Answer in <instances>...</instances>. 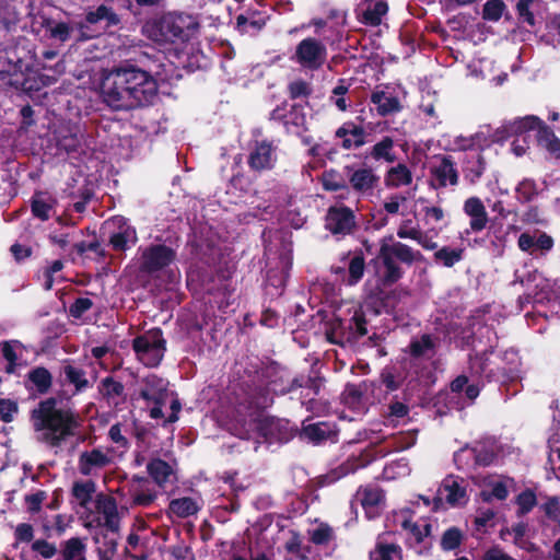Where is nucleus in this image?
Masks as SVG:
<instances>
[{"instance_id":"nucleus-1","label":"nucleus","mask_w":560,"mask_h":560,"mask_svg":"<svg viewBox=\"0 0 560 560\" xmlns=\"http://www.w3.org/2000/svg\"><path fill=\"white\" fill-rule=\"evenodd\" d=\"M104 101L114 109H129L147 105L156 96V81L137 68L112 71L102 85Z\"/></svg>"},{"instance_id":"nucleus-2","label":"nucleus","mask_w":560,"mask_h":560,"mask_svg":"<svg viewBox=\"0 0 560 560\" xmlns=\"http://www.w3.org/2000/svg\"><path fill=\"white\" fill-rule=\"evenodd\" d=\"M32 418L38 439L51 446H59L72 434L75 425L74 416L70 411L57 409L55 400L51 399L40 402Z\"/></svg>"},{"instance_id":"nucleus-3","label":"nucleus","mask_w":560,"mask_h":560,"mask_svg":"<svg viewBox=\"0 0 560 560\" xmlns=\"http://www.w3.org/2000/svg\"><path fill=\"white\" fill-rule=\"evenodd\" d=\"M141 396L147 401L152 419H165L166 422H175L178 419L180 404L175 394L167 389V382L163 378L149 375Z\"/></svg>"},{"instance_id":"nucleus-4","label":"nucleus","mask_w":560,"mask_h":560,"mask_svg":"<svg viewBox=\"0 0 560 560\" xmlns=\"http://www.w3.org/2000/svg\"><path fill=\"white\" fill-rule=\"evenodd\" d=\"M196 30V23L189 15L168 13L161 19L148 22L144 34L158 44L187 40Z\"/></svg>"},{"instance_id":"nucleus-5","label":"nucleus","mask_w":560,"mask_h":560,"mask_svg":"<svg viewBox=\"0 0 560 560\" xmlns=\"http://www.w3.org/2000/svg\"><path fill=\"white\" fill-rule=\"evenodd\" d=\"M417 255L418 253L409 246L395 242L392 237L383 238L380 253L375 259L377 275L384 283H394L401 277L400 268L394 262V258L411 264Z\"/></svg>"},{"instance_id":"nucleus-6","label":"nucleus","mask_w":560,"mask_h":560,"mask_svg":"<svg viewBox=\"0 0 560 560\" xmlns=\"http://www.w3.org/2000/svg\"><path fill=\"white\" fill-rule=\"evenodd\" d=\"M327 59L326 45L314 37L302 39L295 47L291 60L305 70L320 69Z\"/></svg>"},{"instance_id":"nucleus-7","label":"nucleus","mask_w":560,"mask_h":560,"mask_svg":"<svg viewBox=\"0 0 560 560\" xmlns=\"http://www.w3.org/2000/svg\"><path fill=\"white\" fill-rule=\"evenodd\" d=\"M133 350L139 361L147 366H156L165 351V341L160 329H152L133 340Z\"/></svg>"},{"instance_id":"nucleus-8","label":"nucleus","mask_w":560,"mask_h":560,"mask_svg":"<svg viewBox=\"0 0 560 560\" xmlns=\"http://www.w3.org/2000/svg\"><path fill=\"white\" fill-rule=\"evenodd\" d=\"M467 500L468 497L464 480L459 477L448 476L442 481L436 492L432 510L438 511L443 509L445 504L459 506L465 504Z\"/></svg>"},{"instance_id":"nucleus-9","label":"nucleus","mask_w":560,"mask_h":560,"mask_svg":"<svg viewBox=\"0 0 560 560\" xmlns=\"http://www.w3.org/2000/svg\"><path fill=\"white\" fill-rule=\"evenodd\" d=\"M104 231L108 234L109 244L115 250H126L138 240L135 228L122 217H113L107 220L104 223Z\"/></svg>"},{"instance_id":"nucleus-10","label":"nucleus","mask_w":560,"mask_h":560,"mask_svg":"<svg viewBox=\"0 0 560 560\" xmlns=\"http://www.w3.org/2000/svg\"><path fill=\"white\" fill-rule=\"evenodd\" d=\"M346 175L352 189L360 195H372L378 185L380 177L370 167L347 166Z\"/></svg>"},{"instance_id":"nucleus-11","label":"nucleus","mask_w":560,"mask_h":560,"mask_svg":"<svg viewBox=\"0 0 560 560\" xmlns=\"http://www.w3.org/2000/svg\"><path fill=\"white\" fill-rule=\"evenodd\" d=\"M276 161V147L266 140L255 143L248 159L249 166L256 171L270 170Z\"/></svg>"},{"instance_id":"nucleus-12","label":"nucleus","mask_w":560,"mask_h":560,"mask_svg":"<svg viewBox=\"0 0 560 560\" xmlns=\"http://www.w3.org/2000/svg\"><path fill=\"white\" fill-rule=\"evenodd\" d=\"M354 226V217L350 209L343 207H332L326 215V228L332 234L346 235Z\"/></svg>"},{"instance_id":"nucleus-13","label":"nucleus","mask_w":560,"mask_h":560,"mask_svg":"<svg viewBox=\"0 0 560 560\" xmlns=\"http://www.w3.org/2000/svg\"><path fill=\"white\" fill-rule=\"evenodd\" d=\"M175 258L174 252L165 245H153L142 254V267L147 271H156L168 266Z\"/></svg>"},{"instance_id":"nucleus-14","label":"nucleus","mask_w":560,"mask_h":560,"mask_svg":"<svg viewBox=\"0 0 560 560\" xmlns=\"http://www.w3.org/2000/svg\"><path fill=\"white\" fill-rule=\"evenodd\" d=\"M388 11L385 0H363L359 5V16L366 25L377 26Z\"/></svg>"},{"instance_id":"nucleus-15","label":"nucleus","mask_w":560,"mask_h":560,"mask_svg":"<svg viewBox=\"0 0 560 560\" xmlns=\"http://www.w3.org/2000/svg\"><path fill=\"white\" fill-rule=\"evenodd\" d=\"M517 245L521 250L534 254L537 250L548 252L553 246L552 238L546 233L535 231L534 233H522Z\"/></svg>"},{"instance_id":"nucleus-16","label":"nucleus","mask_w":560,"mask_h":560,"mask_svg":"<svg viewBox=\"0 0 560 560\" xmlns=\"http://www.w3.org/2000/svg\"><path fill=\"white\" fill-rule=\"evenodd\" d=\"M109 462L110 458L106 452L95 448L80 455L79 470L82 475L89 476L107 466Z\"/></svg>"},{"instance_id":"nucleus-17","label":"nucleus","mask_w":560,"mask_h":560,"mask_svg":"<svg viewBox=\"0 0 560 560\" xmlns=\"http://www.w3.org/2000/svg\"><path fill=\"white\" fill-rule=\"evenodd\" d=\"M464 212L470 218V229L474 232L482 231L488 223V214L482 201L477 197H470L464 202Z\"/></svg>"},{"instance_id":"nucleus-18","label":"nucleus","mask_w":560,"mask_h":560,"mask_svg":"<svg viewBox=\"0 0 560 560\" xmlns=\"http://www.w3.org/2000/svg\"><path fill=\"white\" fill-rule=\"evenodd\" d=\"M510 479L485 477L482 478V490L481 497L485 501H491L492 499L504 500L509 494Z\"/></svg>"},{"instance_id":"nucleus-19","label":"nucleus","mask_w":560,"mask_h":560,"mask_svg":"<svg viewBox=\"0 0 560 560\" xmlns=\"http://www.w3.org/2000/svg\"><path fill=\"white\" fill-rule=\"evenodd\" d=\"M458 180L457 172L453 163L443 159L432 168L431 184L433 187H446L447 185H456Z\"/></svg>"},{"instance_id":"nucleus-20","label":"nucleus","mask_w":560,"mask_h":560,"mask_svg":"<svg viewBox=\"0 0 560 560\" xmlns=\"http://www.w3.org/2000/svg\"><path fill=\"white\" fill-rule=\"evenodd\" d=\"M358 499L360 500L363 509L369 518L378 514L383 504V492L376 487H365L358 491Z\"/></svg>"},{"instance_id":"nucleus-21","label":"nucleus","mask_w":560,"mask_h":560,"mask_svg":"<svg viewBox=\"0 0 560 560\" xmlns=\"http://www.w3.org/2000/svg\"><path fill=\"white\" fill-rule=\"evenodd\" d=\"M336 136L342 139L345 149L358 148L365 142L364 129L353 122L343 124L337 131Z\"/></svg>"},{"instance_id":"nucleus-22","label":"nucleus","mask_w":560,"mask_h":560,"mask_svg":"<svg viewBox=\"0 0 560 560\" xmlns=\"http://www.w3.org/2000/svg\"><path fill=\"white\" fill-rule=\"evenodd\" d=\"M202 505L199 498L184 497L174 499L170 503V512L177 517H188L196 514Z\"/></svg>"},{"instance_id":"nucleus-23","label":"nucleus","mask_w":560,"mask_h":560,"mask_svg":"<svg viewBox=\"0 0 560 560\" xmlns=\"http://www.w3.org/2000/svg\"><path fill=\"white\" fill-rule=\"evenodd\" d=\"M384 180L386 186L397 188L411 184L412 174L405 164H397L387 171Z\"/></svg>"},{"instance_id":"nucleus-24","label":"nucleus","mask_w":560,"mask_h":560,"mask_svg":"<svg viewBox=\"0 0 560 560\" xmlns=\"http://www.w3.org/2000/svg\"><path fill=\"white\" fill-rule=\"evenodd\" d=\"M55 205L56 200L50 195L37 192L33 197L32 212L36 218L45 221L49 219Z\"/></svg>"},{"instance_id":"nucleus-25","label":"nucleus","mask_w":560,"mask_h":560,"mask_svg":"<svg viewBox=\"0 0 560 560\" xmlns=\"http://www.w3.org/2000/svg\"><path fill=\"white\" fill-rule=\"evenodd\" d=\"M480 135L474 137H464L460 135H447L443 137V143L446 150L450 151H465L471 150L479 145Z\"/></svg>"},{"instance_id":"nucleus-26","label":"nucleus","mask_w":560,"mask_h":560,"mask_svg":"<svg viewBox=\"0 0 560 560\" xmlns=\"http://www.w3.org/2000/svg\"><path fill=\"white\" fill-rule=\"evenodd\" d=\"M372 102L376 105L377 112L383 116L400 109L399 101L384 91L374 92L372 94Z\"/></svg>"},{"instance_id":"nucleus-27","label":"nucleus","mask_w":560,"mask_h":560,"mask_svg":"<svg viewBox=\"0 0 560 560\" xmlns=\"http://www.w3.org/2000/svg\"><path fill=\"white\" fill-rule=\"evenodd\" d=\"M400 517L402 528L408 532L409 541L419 544L430 535L431 525L428 524L425 521H422L421 523H412L409 520L405 518L402 514Z\"/></svg>"},{"instance_id":"nucleus-28","label":"nucleus","mask_w":560,"mask_h":560,"mask_svg":"<svg viewBox=\"0 0 560 560\" xmlns=\"http://www.w3.org/2000/svg\"><path fill=\"white\" fill-rule=\"evenodd\" d=\"M21 353L22 348L18 341H5L0 345V357L7 362L4 369L8 373H13L15 371L19 355Z\"/></svg>"},{"instance_id":"nucleus-29","label":"nucleus","mask_w":560,"mask_h":560,"mask_svg":"<svg viewBox=\"0 0 560 560\" xmlns=\"http://www.w3.org/2000/svg\"><path fill=\"white\" fill-rule=\"evenodd\" d=\"M148 471L154 481L160 486L170 482L174 476L172 466L161 459H154L149 463Z\"/></svg>"},{"instance_id":"nucleus-30","label":"nucleus","mask_w":560,"mask_h":560,"mask_svg":"<svg viewBox=\"0 0 560 560\" xmlns=\"http://www.w3.org/2000/svg\"><path fill=\"white\" fill-rule=\"evenodd\" d=\"M394 141L389 137H385L380 142L373 145L371 151V156L375 161H385L387 163H393L396 160V155L393 151Z\"/></svg>"},{"instance_id":"nucleus-31","label":"nucleus","mask_w":560,"mask_h":560,"mask_svg":"<svg viewBox=\"0 0 560 560\" xmlns=\"http://www.w3.org/2000/svg\"><path fill=\"white\" fill-rule=\"evenodd\" d=\"M86 546L82 539L73 537L63 542L62 557L65 560H86Z\"/></svg>"},{"instance_id":"nucleus-32","label":"nucleus","mask_w":560,"mask_h":560,"mask_svg":"<svg viewBox=\"0 0 560 560\" xmlns=\"http://www.w3.org/2000/svg\"><path fill=\"white\" fill-rule=\"evenodd\" d=\"M306 115L299 106H292L289 114L285 116L284 125L289 131L299 132L306 128Z\"/></svg>"},{"instance_id":"nucleus-33","label":"nucleus","mask_w":560,"mask_h":560,"mask_svg":"<svg viewBox=\"0 0 560 560\" xmlns=\"http://www.w3.org/2000/svg\"><path fill=\"white\" fill-rule=\"evenodd\" d=\"M516 8L523 22L533 26L535 24V14L540 9V0H520Z\"/></svg>"},{"instance_id":"nucleus-34","label":"nucleus","mask_w":560,"mask_h":560,"mask_svg":"<svg viewBox=\"0 0 560 560\" xmlns=\"http://www.w3.org/2000/svg\"><path fill=\"white\" fill-rule=\"evenodd\" d=\"M540 128H546L544 122L536 116H527L520 118L512 122L511 129L514 133H524L530 130H537V137L539 136Z\"/></svg>"},{"instance_id":"nucleus-35","label":"nucleus","mask_w":560,"mask_h":560,"mask_svg":"<svg viewBox=\"0 0 560 560\" xmlns=\"http://www.w3.org/2000/svg\"><path fill=\"white\" fill-rule=\"evenodd\" d=\"M538 142L553 156H560V140L555 136V133L549 128H540Z\"/></svg>"},{"instance_id":"nucleus-36","label":"nucleus","mask_w":560,"mask_h":560,"mask_svg":"<svg viewBox=\"0 0 560 560\" xmlns=\"http://www.w3.org/2000/svg\"><path fill=\"white\" fill-rule=\"evenodd\" d=\"M302 434L312 442H320L329 436L330 428L325 422L312 423L303 428Z\"/></svg>"},{"instance_id":"nucleus-37","label":"nucleus","mask_w":560,"mask_h":560,"mask_svg":"<svg viewBox=\"0 0 560 560\" xmlns=\"http://www.w3.org/2000/svg\"><path fill=\"white\" fill-rule=\"evenodd\" d=\"M86 20L90 23L106 21L108 25H115L119 22L118 16L106 5H100L96 10L90 11Z\"/></svg>"},{"instance_id":"nucleus-38","label":"nucleus","mask_w":560,"mask_h":560,"mask_svg":"<svg viewBox=\"0 0 560 560\" xmlns=\"http://www.w3.org/2000/svg\"><path fill=\"white\" fill-rule=\"evenodd\" d=\"M463 249L442 247L434 253L438 261L442 262L445 267H452L462 259Z\"/></svg>"},{"instance_id":"nucleus-39","label":"nucleus","mask_w":560,"mask_h":560,"mask_svg":"<svg viewBox=\"0 0 560 560\" xmlns=\"http://www.w3.org/2000/svg\"><path fill=\"white\" fill-rule=\"evenodd\" d=\"M94 491L95 487L92 481L75 482L72 488L73 497L82 506L90 502Z\"/></svg>"},{"instance_id":"nucleus-40","label":"nucleus","mask_w":560,"mask_h":560,"mask_svg":"<svg viewBox=\"0 0 560 560\" xmlns=\"http://www.w3.org/2000/svg\"><path fill=\"white\" fill-rule=\"evenodd\" d=\"M98 509L105 516L106 525L110 529L116 528L117 508L115 501L112 498H105L100 501Z\"/></svg>"},{"instance_id":"nucleus-41","label":"nucleus","mask_w":560,"mask_h":560,"mask_svg":"<svg viewBox=\"0 0 560 560\" xmlns=\"http://www.w3.org/2000/svg\"><path fill=\"white\" fill-rule=\"evenodd\" d=\"M364 273V259L360 255H355L352 257L349 264V277L348 283L353 285L358 283Z\"/></svg>"},{"instance_id":"nucleus-42","label":"nucleus","mask_w":560,"mask_h":560,"mask_svg":"<svg viewBox=\"0 0 560 560\" xmlns=\"http://www.w3.org/2000/svg\"><path fill=\"white\" fill-rule=\"evenodd\" d=\"M311 540L316 545L328 542L332 537V529L324 523L316 525L308 530Z\"/></svg>"},{"instance_id":"nucleus-43","label":"nucleus","mask_w":560,"mask_h":560,"mask_svg":"<svg viewBox=\"0 0 560 560\" xmlns=\"http://www.w3.org/2000/svg\"><path fill=\"white\" fill-rule=\"evenodd\" d=\"M505 10V4L502 0H489L483 5V19L489 21H498Z\"/></svg>"},{"instance_id":"nucleus-44","label":"nucleus","mask_w":560,"mask_h":560,"mask_svg":"<svg viewBox=\"0 0 560 560\" xmlns=\"http://www.w3.org/2000/svg\"><path fill=\"white\" fill-rule=\"evenodd\" d=\"M399 558V551L395 545L378 544L371 552V560H396Z\"/></svg>"},{"instance_id":"nucleus-45","label":"nucleus","mask_w":560,"mask_h":560,"mask_svg":"<svg viewBox=\"0 0 560 560\" xmlns=\"http://www.w3.org/2000/svg\"><path fill=\"white\" fill-rule=\"evenodd\" d=\"M30 381L39 392H45L50 385V374L47 370L38 368L30 373Z\"/></svg>"},{"instance_id":"nucleus-46","label":"nucleus","mask_w":560,"mask_h":560,"mask_svg":"<svg viewBox=\"0 0 560 560\" xmlns=\"http://www.w3.org/2000/svg\"><path fill=\"white\" fill-rule=\"evenodd\" d=\"M516 503L518 505L520 513L526 514L536 505L537 499L533 491L526 490L517 495Z\"/></svg>"},{"instance_id":"nucleus-47","label":"nucleus","mask_w":560,"mask_h":560,"mask_svg":"<svg viewBox=\"0 0 560 560\" xmlns=\"http://www.w3.org/2000/svg\"><path fill=\"white\" fill-rule=\"evenodd\" d=\"M460 540V532L456 528H450L444 533L441 545L444 550H453L459 546Z\"/></svg>"},{"instance_id":"nucleus-48","label":"nucleus","mask_w":560,"mask_h":560,"mask_svg":"<svg viewBox=\"0 0 560 560\" xmlns=\"http://www.w3.org/2000/svg\"><path fill=\"white\" fill-rule=\"evenodd\" d=\"M323 186L326 190L338 191L347 189L343 179L335 172H326L323 176Z\"/></svg>"},{"instance_id":"nucleus-49","label":"nucleus","mask_w":560,"mask_h":560,"mask_svg":"<svg viewBox=\"0 0 560 560\" xmlns=\"http://www.w3.org/2000/svg\"><path fill=\"white\" fill-rule=\"evenodd\" d=\"M518 198L523 201H529L536 195L537 188L533 180L525 179L516 188Z\"/></svg>"},{"instance_id":"nucleus-50","label":"nucleus","mask_w":560,"mask_h":560,"mask_svg":"<svg viewBox=\"0 0 560 560\" xmlns=\"http://www.w3.org/2000/svg\"><path fill=\"white\" fill-rule=\"evenodd\" d=\"M289 92L292 98L304 97L310 95L311 86L306 81L295 80L290 83Z\"/></svg>"},{"instance_id":"nucleus-51","label":"nucleus","mask_w":560,"mask_h":560,"mask_svg":"<svg viewBox=\"0 0 560 560\" xmlns=\"http://www.w3.org/2000/svg\"><path fill=\"white\" fill-rule=\"evenodd\" d=\"M18 412V405L9 399L0 400V418L4 422H11Z\"/></svg>"},{"instance_id":"nucleus-52","label":"nucleus","mask_w":560,"mask_h":560,"mask_svg":"<svg viewBox=\"0 0 560 560\" xmlns=\"http://www.w3.org/2000/svg\"><path fill=\"white\" fill-rule=\"evenodd\" d=\"M50 36L59 42H66L70 37L71 28L66 23H56L49 27Z\"/></svg>"},{"instance_id":"nucleus-53","label":"nucleus","mask_w":560,"mask_h":560,"mask_svg":"<svg viewBox=\"0 0 560 560\" xmlns=\"http://www.w3.org/2000/svg\"><path fill=\"white\" fill-rule=\"evenodd\" d=\"M65 374L67 378L77 386V388H82L86 385V380L84 378V374L81 370H78L73 366H66Z\"/></svg>"},{"instance_id":"nucleus-54","label":"nucleus","mask_w":560,"mask_h":560,"mask_svg":"<svg viewBox=\"0 0 560 560\" xmlns=\"http://www.w3.org/2000/svg\"><path fill=\"white\" fill-rule=\"evenodd\" d=\"M32 547L33 550L38 552L45 559L52 558L57 552L56 547L46 540H36Z\"/></svg>"},{"instance_id":"nucleus-55","label":"nucleus","mask_w":560,"mask_h":560,"mask_svg":"<svg viewBox=\"0 0 560 560\" xmlns=\"http://www.w3.org/2000/svg\"><path fill=\"white\" fill-rule=\"evenodd\" d=\"M420 230H418L417 228L415 226H411L410 224V221L407 220V221H404L399 228H398V231H397V235L400 237V238H410V240H415L418 234H419Z\"/></svg>"},{"instance_id":"nucleus-56","label":"nucleus","mask_w":560,"mask_h":560,"mask_svg":"<svg viewBox=\"0 0 560 560\" xmlns=\"http://www.w3.org/2000/svg\"><path fill=\"white\" fill-rule=\"evenodd\" d=\"M46 499V493L44 491H37L26 497V503L28 510L32 512H36L39 510L43 501Z\"/></svg>"},{"instance_id":"nucleus-57","label":"nucleus","mask_w":560,"mask_h":560,"mask_svg":"<svg viewBox=\"0 0 560 560\" xmlns=\"http://www.w3.org/2000/svg\"><path fill=\"white\" fill-rule=\"evenodd\" d=\"M432 347V342L429 336H423L421 340L413 341L411 343V351L416 355H421L427 352Z\"/></svg>"},{"instance_id":"nucleus-58","label":"nucleus","mask_w":560,"mask_h":560,"mask_svg":"<svg viewBox=\"0 0 560 560\" xmlns=\"http://www.w3.org/2000/svg\"><path fill=\"white\" fill-rule=\"evenodd\" d=\"M11 254L15 258L16 261H21L31 256L32 249L31 247L22 244H13L10 248Z\"/></svg>"},{"instance_id":"nucleus-59","label":"nucleus","mask_w":560,"mask_h":560,"mask_svg":"<svg viewBox=\"0 0 560 560\" xmlns=\"http://www.w3.org/2000/svg\"><path fill=\"white\" fill-rule=\"evenodd\" d=\"M15 537L19 541H31L33 538V527L30 524H20L15 528Z\"/></svg>"},{"instance_id":"nucleus-60","label":"nucleus","mask_w":560,"mask_h":560,"mask_svg":"<svg viewBox=\"0 0 560 560\" xmlns=\"http://www.w3.org/2000/svg\"><path fill=\"white\" fill-rule=\"evenodd\" d=\"M424 215L428 222H440L444 218V211L440 207H425Z\"/></svg>"},{"instance_id":"nucleus-61","label":"nucleus","mask_w":560,"mask_h":560,"mask_svg":"<svg viewBox=\"0 0 560 560\" xmlns=\"http://www.w3.org/2000/svg\"><path fill=\"white\" fill-rule=\"evenodd\" d=\"M405 201H406L405 197H398V196L392 197L387 201H385L384 209L386 210L387 213H390V214L398 213L401 202H405Z\"/></svg>"},{"instance_id":"nucleus-62","label":"nucleus","mask_w":560,"mask_h":560,"mask_svg":"<svg viewBox=\"0 0 560 560\" xmlns=\"http://www.w3.org/2000/svg\"><path fill=\"white\" fill-rule=\"evenodd\" d=\"M92 306V302L89 299H78L71 306V314L73 316H81Z\"/></svg>"},{"instance_id":"nucleus-63","label":"nucleus","mask_w":560,"mask_h":560,"mask_svg":"<svg viewBox=\"0 0 560 560\" xmlns=\"http://www.w3.org/2000/svg\"><path fill=\"white\" fill-rule=\"evenodd\" d=\"M483 560H516L512 558L510 555L504 552L503 550L499 548H492L488 550Z\"/></svg>"},{"instance_id":"nucleus-64","label":"nucleus","mask_w":560,"mask_h":560,"mask_svg":"<svg viewBox=\"0 0 560 560\" xmlns=\"http://www.w3.org/2000/svg\"><path fill=\"white\" fill-rule=\"evenodd\" d=\"M155 499V493L150 492L148 490H142L140 492H137L133 497L135 503L139 505H149L152 503Z\"/></svg>"}]
</instances>
